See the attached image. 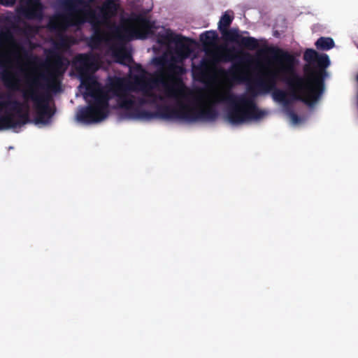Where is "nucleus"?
<instances>
[{"label": "nucleus", "instance_id": "13", "mask_svg": "<svg viewBox=\"0 0 358 358\" xmlns=\"http://www.w3.org/2000/svg\"><path fill=\"white\" fill-rule=\"evenodd\" d=\"M2 57L3 55L0 54V68H4L0 73L1 79L7 87L17 89L19 80L16 75L6 68V62L2 59Z\"/></svg>", "mask_w": 358, "mask_h": 358}, {"label": "nucleus", "instance_id": "1", "mask_svg": "<svg viewBox=\"0 0 358 358\" xmlns=\"http://www.w3.org/2000/svg\"><path fill=\"white\" fill-rule=\"evenodd\" d=\"M273 59L278 64L275 69H265L259 76L247 85V91L254 99L266 94L275 89L278 80L285 83L293 99L299 100L311 107L320 99L324 90V69L330 65L329 56L319 54L313 49H307L303 59L317 70L305 67L307 78L299 76L294 70V57L279 48L270 50Z\"/></svg>", "mask_w": 358, "mask_h": 358}, {"label": "nucleus", "instance_id": "10", "mask_svg": "<svg viewBox=\"0 0 358 358\" xmlns=\"http://www.w3.org/2000/svg\"><path fill=\"white\" fill-rule=\"evenodd\" d=\"M157 42L163 45L174 43L178 53L182 58H187L192 52L190 45L193 43V40L181 34H175L168 29L166 33L158 35Z\"/></svg>", "mask_w": 358, "mask_h": 358}, {"label": "nucleus", "instance_id": "2", "mask_svg": "<svg viewBox=\"0 0 358 358\" xmlns=\"http://www.w3.org/2000/svg\"><path fill=\"white\" fill-rule=\"evenodd\" d=\"M108 91L118 97V105L125 109L129 117L151 120L159 118L163 120H182L189 122L197 121H213L217 115V111L212 106L192 107L188 104L178 102L176 107L167 105H160L155 112H151L138 108H134V101L127 95L131 90H139L145 96H153L151 86L145 76H136L134 82L131 83L125 78L113 76L109 77L107 84Z\"/></svg>", "mask_w": 358, "mask_h": 358}, {"label": "nucleus", "instance_id": "16", "mask_svg": "<svg viewBox=\"0 0 358 358\" xmlns=\"http://www.w3.org/2000/svg\"><path fill=\"white\" fill-rule=\"evenodd\" d=\"M210 63V61L206 59L201 60L199 66L197 67V76L200 80L204 81L209 78L212 71Z\"/></svg>", "mask_w": 358, "mask_h": 358}, {"label": "nucleus", "instance_id": "14", "mask_svg": "<svg viewBox=\"0 0 358 358\" xmlns=\"http://www.w3.org/2000/svg\"><path fill=\"white\" fill-rule=\"evenodd\" d=\"M29 4L22 8V15L29 20L41 19L43 15L42 1H25Z\"/></svg>", "mask_w": 358, "mask_h": 358}, {"label": "nucleus", "instance_id": "25", "mask_svg": "<svg viewBox=\"0 0 358 358\" xmlns=\"http://www.w3.org/2000/svg\"><path fill=\"white\" fill-rule=\"evenodd\" d=\"M17 1H0V4L6 7L13 6Z\"/></svg>", "mask_w": 358, "mask_h": 358}, {"label": "nucleus", "instance_id": "28", "mask_svg": "<svg viewBox=\"0 0 358 358\" xmlns=\"http://www.w3.org/2000/svg\"><path fill=\"white\" fill-rule=\"evenodd\" d=\"M240 71V69L238 66H235V71H233L231 73L235 76L236 73ZM234 78H236V76H234Z\"/></svg>", "mask_w": 358, "mask_h": 358}, {"label": "nucleus", "instance_id": "21", "mask_svg": "<svg viewBox=\"0 0 358 358\" xmlns=\"http://www.w3.org/2000/svg\"><path fill=\"white\" fill-rule=\"evenodd\" d=\"M233 19L234 17L231 16L228 11L225 12L221 17L218 23V29L220 31H221V28L222 30L227 29L231 24Z\"/></svg>", "mask_w": 358, "mask_h": 358}, {"label": "nucleus", "instance_id": "4", "mask_svg": "<svg viewBox=\"0 0 358 358\" xmlns=\"http://www.w3.org/2000/svg\"><path fill=\"white\" fill-rule=\"evenodd\" d=\"M66 7L62 15L54 16L50 19V29L64 31L69 27L80 26L88 22L92 27H100L110 17L115 16L119 4L118 1H103L104 3L99 12L90 7L94 1H59Z\"/></svg>", "mask_w": 358, "mask_h": 358}, {"label": "nucleus", "instance_id": "26", "mask_svg": "<svg viewBox=\"0 0 358 358\" xmlns=\"http://www.w3.org/2000/svg\"><path fill=\"white\" fill-rule=\"evenodd\" d=\"M155 63H156L157 65H162V64H163L164 59H163V58H161V57H158V58H155Z\"/></svg>", "mask_w": 358, "mask_h": 358}, {"label": "nucleus", "instance_id": "22", "mask_svg": "<svg viewBox=\"0 0 358 358\" xmlns=\"http://www.w3.org/2000/svg\"><path fill=\"white\" fill-rule=\"evenodd\" d=\"M133 21L137 24H139L144 27H149L150 21L144 17L140 15L136 16L135 18L133 19Z\"/></svg>", "mask_w": 358, "mask_h": 358}, {"label": "nucleus", "instance_id": "17", "mask_svg": "<svg viewBox=\"0 0 358 358\" xmlns=\"http://www.w3.org/2000/svg\"><path fill=\"white\" fill-rule=\"evenodd\" d=\"M93 29L94 34L90 38V45L93 48H96L106 40V34L100 29V27H95Z\"/></svg>", "mask_w": 358, "mask_h": 358}, {"label": "nucleus", "instance_id": "12", "mask_svg": "<svg viewBox=\"0 0 358 358\" xmlns=\"http://www.w3.org/2000/svg\"><path fill=\"white\" fill-rule=\"evenodd\" d=\"M169 71L171 74L173 84L168 87L167 94L169 96L177 97L182 92L183 83L180 76L185 73L186 70L182 66L170 64Z\"/></svg>", "mask_w": 358, "mask_h": 358}, {"label": "nucleus", "instance_id": "11", "mask_svg": "<svg viewBox=\"0 0 358 358\" xmlns=\"http://www.w3.org/2000/svg\"><path fill=\"white\" fill-rule=\"evenodd\" d=\"M220 32L224 40L234 42L241 48H245L247 50H255L259 46L257 39L252 36H243L239 34L238 29H226L222 30L221 29Z\"/></svg>", "mask_w": 358, "mask_h": 358}, {"label": "nucleus", "instance_id": "24", "mask_svg": "<svg viewBox=\"0 0 358 358\" xmlns=\"http://www.w3.org/2000/svg\"><path fill=\"white\" fill-rule=\"evenodd\" d=\"M250 55L244 54V55L240 58V62L241 64L248 62L250 60Z\"/></svg>", "mask_w": 358, "mask_h": 358}, {"label": "nucleus", "instance_id": "5", "mask_svg": "<svg viewBox=\"0 0 358 358\" xmlns=\"http://www.w3.org/2000/svg\"><path fill=\"white\" fill-rule=\"evenodd\" d=\"M85 94L93 99L87 106L77 115L78 120L85 123H96L103 120L108 115L109 97L97 80H91Z\"/></svg>", "mask_w": 358, "mask_h": 358}, {"label": "nucleus", "instance_id": "18", "mask_svg": "<svg viewBox=\"0 0 358 358\" xmlns=\"http://www.w3.org/2000/svg\"><path fill=\"white\" fill-rule=\"evenodd\" d=\"M271 92H273V99L276 101L282 103L285 107L289 106L292 101H296L295 99H292L291 94V99H289L287 97V93L285 91L278 89L277 87L273 90Z\"/></svg>", "mask_w": 358, "mask_h": 358}, {"label": "nucleus", "instance_id": "27", "mask_svg": "<svg viewBox=\"0 0 358 358\" xmlns=\"http://www.w3.org/2000/svg\"><path fill=\"white\" fill-rule=\"evenodd\" d=\"M24 52V57L27 59H29L31 58V55L28 54V52L23 48H22Z\"/></svg>", "mask_w": 358, "mask_h": 358}, {"label": "nucleus", "instance_id": "9", "mask_svg": "<svg viewBox=\"0 0 358 358\" xmlns=\"http://www.w3.org/2000/svg\"><path fill=\"white\" fill-rule=\"evenodd\" d=\"M73 66L78 73L82 84L87 89L91 80H96L90 74L97 70L96 61L94 55L91 53H81L77 55L73 59Z\"/></svg>", "mask_w": 358, "mask_h": 358}, {"label": "nucleus", "instance_id": "29", "mask_svg": "<svg viewBox=\"0 0 358 358\" xmlns=\"http://www.w3.org/2000/svg\"><path fill=\"white\" fill-rule=\"evenodd\" d=\"M325 69H326V68H324V71H325ZM325 74L327 76V75H328V73H327V72L326 73V71H324V75H323V80L324 79V76H325ZM323 84L324 85V82H323ZM324 89L323 90V92H324ZM322 94H323V93H322Z\"/></svg>", "mask_w": 358, "mask_h": 358}, {"label": "nucleus", "instance_id": "6", "mask_svg": "<svg viewBox=\"0 0 358 358\" xmlns=\"http://www.w3.org/2000/svg\"><path fill=\"white\" fill-rule=\"evenodd\" d=\"M222 101L230 105L227 111V119L234 124H241L250 120H259L265 115L250 94L237 96L229 92L222 96Z\"/></svg>", "mask_w": 358, "mask_h": 358}, {"label": "nucleus", "instance_id": "23", "mask_svg": "<svg viewBox=\"0 0 358 358\" xmlns=\"http://www.w3.org/2000/svg\"><path fill=\"white\" fill-rule=\"evenodd\" d=\"M289 117H291L293 123L296 124V123L299 122V121H300L299 117L292 110H291V109L289 110Z\"/></svg>", "mask_w": 358, "mask_h": 358}, {"label": "nucleus", "instance_id": "19", "mask_svg": "<svg viewBox=\"0 0 358 358\" xmlns=\"http://www.w3.org/2000/svg\"><path fill=\"white\" fill-rule=\"evenodd\" d=\"M315 47L320 50H329L335 45L334 41L329 37H320L315 43Z\"/></svg>", "mask_w": 358, "mask_h": 358}, {"label": "nucleus", "instance_id": "15", "mask_svg": "<svg viewBox=\"0 0 358 358\" xmlns=\"http://www.w3.org/2000/svg\"><path fill=\"white\" fill-rule=\"evenodd\" d=\"M218 35L215 31H206L200 34L199 40L205 48H212L216 45Z\"/></svg>", "mask_w": 358, "mask_h": 358}, {"label": "nucleus", "instance_id": "7", "mask_svg": "<svg viewBox=\"0 0 358 358\" xmlns=\"http://www.w3.org/2000/svg\"><path fill=\"white\" fill-rule=\"evenodd\" d=\"M24 104L17 100L0 103V130L15 128L29 122L27 110L23 112Z\"/></svg>", "mask_w": 358, "mask_h": 358}, {"label": "nucleus", "instance_id": "20", "mask_svg": "<svg viewBox=\"0 0 358 358\" xmlns=\"http://www.w3.org/2000/svg\"><path fill=\"white\" fill-rule=\"evenodd\" d=\"M71 46V39L69 37L59 34L57 41L55 43L57 50H68Z\"/></svg>", "mask_w": 358, "mask_h": 358}, {"label": "nucleus", "instance_id": "8", "mask_svg": "<svg viewBox=\"0 0 358 358\" xmlns=\"http://www.w3.org/2000/svg\"><path fill=\"white\" fill-rule=\"evenodd\" d=\"M136 34L135 29L129 23L116 27L113 31V37L120 43L123 45L124 43L131 41ZM113 56L116 58L117 62L121 64H125L126 62H131L132 57L131 54L124 48L123 45L117 47L113 45L111 47Z\"/></svg>", "mask_w": 358, "mask_h": 358}, {"label": "nucleus", "instance_id": "3", "mask_svg": "<svg viewBox=\"0 0 358 358\" xmlns=\"http://www.w3.org/2000/svg\"><path fill=\"white\" fill-rule=\"evenodd\" d=\"M45 66L50 69L47 74L40 73L33 78L29 83L28 88L22 92L25 100H31L36 109L35 122L45 124L54 115L48 105V99L39 90L43 88L41 80L48 83V87L57 92L60 83L58 79L66 72L69 64V60L55 49L46 51Z\"/></svg>", "mask_w": 358, "mask_h": 358}]
</instances>
